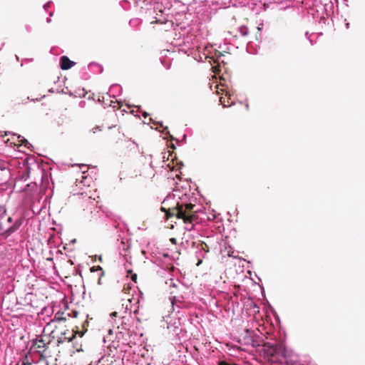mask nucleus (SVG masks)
Segmentation results:
<instances>
[{
	"label": "nucleus",
	"instance_id": "f257e3e1",
	"mask_svg": "<svg viewBox=\"0 0 365 365\" xmlns=\"http://www.w3.org/2000/svg\"><path fill=\"white\" fill-rule=\"evenodd\" d=\"M76 330L66 329V326L59 324V325L55 324V322H50L43 328V332L46 334L47 333L51 339H56L58 344L63 343L66 341H71L76 334H78L80 337H82L84 334L83 331H78V327H76Z\"/></svg>",
	"mask_w": 365,
	"mask_h": 365
},
{
	"label": "nucleus",
	"instance_id": "f03ea898",
	"mask_svg": "<svg viewBox=\"0 0 365 365\" xmlns=\"http://www.w3.org/2000/svg\"><path fill=\"white\" fill-rule=\"evenodd\" d=\"M196 205L192 203H178L175 207L166 210L161 207V210L165 212L166 219L176 217L182 219L185 224H192L197 220Z\"/></svg>",
	"mask_w": 365,
	"mask_h": 365
},
{
	"label": "nucleus",
	"instance_id": "7ed1b4c3",
	"mask_svg": "<svg viewBox=\"0 0 365 365\" xmlns=\"http://www.w3.org/2000/svg\"><path fill=\"white\" fill-rule=\"evenodd\" d=\"M262 353L264 358L271 364H284L287 361L286 349L281 343H265Z\"/></svg>",
	"mask_w": 365,
	"mask_h": 365
},
{
	"label": "nucleus",
	"instance_id": "20e7f679",
	"mask_svg": "<svg viewBox=\"0 0 365 365\" xmlns=\"http://www.w3.org/2000/svg\"><path fill=\"white\" fill-rule=\"evenodd\" d=\"M43 336H41L40 339H37L33 342V347L39 353H43L47 349L48 345L51 342L50 339L46 341V339H45L51 336L47 333H46L45 336L43 331Z\"/></svg>",
	"mask_w": 365,
	"mask_h": 365
},
{
	"label": "nucleus",
	"instance_id": "39448f33",
	"mask_svg": "<svg viewBox=\"0 0 365 365\" xmlns=\"http://www.w3.org/2000/svg\"><path fill=\"white\" fill-rule=\"evenodd\" d=\"M21 223L16 220L11 225L9 223L1 222V237L6 238L16 232L20 227Z\"/></svg>",
	"mask_w": 365,
	"mask_h": 365
},
{
	"label": "nucleus",
	"instance_id": "423d86ee",
	"mask_svg": "<svg viewBox=\"0 0 365 365\" xmlns=\"http://www.w3.org/2000/svg\"><path fill=\"white\" fill-rule=\"evenodd\" d=\"M61 68L63 70H68L75 65V62L71 61L68 57L63 56L60 59Z\"/></svg>",
	"mask_w": 365,
	"mask_h": 365
},
{
	"label": "nucleus",
	"instance_id": "0eeeda50",
	"mask_svg": "<svg viewBox=\"0 0 365 365\" xmlns=\"http://www.w3.org/2000/svg\"><path fill=\"white\" fill-rule=\"evenodd\" d=\"M66 317L67 315L66 312H57L55 314L54 318L51 319V322H55V324L59 325V324H61V322L62 321L66 320Z\"/></svg>",
	"mask_w": 365,
	"mask_h": 365
},
{
	"label": "nucleus",
	"instance_id": "6e6552de",
	"mask_svg": "<svg viewBox=\"0 0 365 365\" xmlns=\"http://www.w3.org/2000/svg\"><path fill=\"white\" fill-rule=\"evenodd\" d=\"M21 365H49L48 362L46 360H41L38 362L36 363L35 364H32L31 362H29L27 357L24 359V360L22 361Z\"/></svg>",
	"mask_w": 365,
	"mask_h": 365
},
{
	"label": "nucleus",
	"instance_id": "1a4fd4ad",
	"mask_svg": "<svg viewBox=\"0 0 365 365\" xmlns=\"http://www.w3.org/2000/svg\"><path fill=\"white\" fill-rule=\"evenodd\" d=\"M5 219L6 220V223H12L13 222V219L10 216H8L6 213V211L4 212V213H1V220Z\"/></svg>",
	"mask_w": 365,
	"mask_h": 365
},
{
	"label": "nucleus",
	"instance_id": "9d476101",
	"mask_svg": "<svg viewBox=\"0 0 365 365\" xmlns=\"http://www.w3.org/2000/svg\"><path fill=\"white\" fill-rule=\"evenodd\" d=\"M91 272H100V274H101V276H104V272L103 271V269L101 266H93L91 268Z\"/></svg>",
	"mask_w": 365,
	"mask_h": 365
},
{
	"label": "nucleus",
	"instance_id": "9b49d317",
	"mask_svg": "<svg viewBox=\"0 0 365 365\" xmlns=\"http://www.w3.org/2000/svg\"><path fill=\"white\" fill-rule=\"evenodd\" d=\"M284 364L286 365H303L298 361L289 359L288 358H287V361H284Z\"/></svg>",
	"mask_w": 365,
	"mask_h": 365
},
{
	"label": "nucleus",
	"instance_id": "f8f14e48",
	"mask_svg": "<svg viewBox=\"0 0 365 365\" xmlns=\"http://www.w3.org/2000/svg\"><path fill=\"white\" fill-rule=\"evenodd\" d=\"M240 32L242 36H246L248 35L249 33L248 28L245 26H242L240 27Z\"/></svg>",
	"mask_w": 365,
	"mask_h": 365
},
{
	"label": "nucleus",
	"instance_id": "ddd939ff",
	"mask_svg": "<svg viewBox=\"0 0 365 365\" xmlns=\"http://www.w3.org/2000/svg\"><path fill=\"white\" fill-rule=\"evenodd\" d=\"M67 317H72L74 318H77L79 315V312L76 310H71V312H68L66 313Z\"/></svg>",
	"mask_w": 365,
	"mask_h": 365
},
{
	"label": "nucleus",
	"instance_id": "4468645a",
	"mask_svg": "<svg viewBox=\"0 0 365 365\" xmlns=\"http://www.w3.org/2000/svg\"><path fill=\"white\" fill-rule=\"evenodd\" d=\"M3 165H4L1 163V172H4L3 175L4 176H6V178H9V177H10V171H9V170L6 169L5 167L3 166Z\"/></svg>",
	"mask_w": 365,
	"mask_h": 365
},
{
	"label": "nucleus",
	"instance_id": "2eb2a0df",
	"mask_svg": "<svg viewBox=\"0 0 365 365\" xmlns=\"http://www.w3.org/2000/svg\"><path fill=\"white\" fill-rule=\"evenodd\" d=\"M200 249L204 250L205 252H209V247L205 242H201L200 244Z\"/></svg>",
	"mask_w": 365,
	"mask_h": 365
},
{
	"label": "nucleus",
	"instance_id": "dca6fc26",
	"mask_svg": "<svg viewBox=\"0 0 365 365\" xmlns=\"http://www.w3.org/2000/svg\"><path fill=\"white\" fill-rule=\"evenodd\" d=\"M102 277L101 274L99 275V277H98V284L99 285H102L103 284V279H102Z\"/></svg>",
	"mask_w": 365,
	"mask_h": 365
},
{
	"label": "nucleus",
	"instance_id": "f3484780",
	"mask_svg": "<svg viewBox=\"0 0 365 365\" xmlns=\"http://www.w3.org/2000/svg\"><path fill=\"white\" fill-rule=\"evenodd\" d=\"M88 325V321L87 320H85V322H83V324H82V327L83 329H85V331H86V326Z\"/></svg>",
	"mask_w": 365,
	"mask_h": 365
},
{
	"label": "nucleus",
	"instance_id": "a211bd4d",
	"mask_svg": "<svg viewBox=\"0 0 365 365\" xmlns=\"http://www.w3.org/2000/svg\"><path fill=\"white\" fill-rule=\"evenodd\" d=\"M118 315V313L116 312H113V313L110 314V317H117Z\"/></svg>",
	"mask_w": 365,
	"mask_h": 365
},
{
	"label": "nucleus",
	"instance_id": "6ab92c4d",
	"mask_svg": "<svg viewBox=\"0 0 365 365\" xmlns=\"http://www.w3.org/2000/svg\"><path fill=\"white\" fill-rule=\"evenodd\" d=\"M131 279L133 281H135L136 279H137V275L135 274H134L132 277H131Z\"/></svg>",
	"mask_w": 365,
	"mask_h": 365
},
{
	"label": "nucleus",
	"instance_id": "aec40b11",
	"mask_svg": "<svg viewBox=\"0 0 365 365\" xmlns=\"http://www.w3.org/2000/svg\"><path fill=\"white\" fill-rule=\"evenodd\" d=\"M219 365H227V364L225 361H222L220 362Z\"/></svg>",
	"mask_w": 365,
	"mask_h": 365
},
{
	"label": "nucleus",
	"instance_id": "412c9836",
	"mask_svg": "<svg viewBox=\"0 0 365 365\" xmlns=\"http://www.w3.org/2000/svg\"><path fill=\"white\" fill-rule=\"evenodd\" d=\"M222 98L221 97L220 98V103L224 106H226V105L225 104L224 101H222Z\"/></svg>",
	"mask_w": 365,
	"mask_h": 365
},
{
	"label": "nucleus",
	"instance_id": "4be33fe9",
	"mask_svg": "<svg viewBox=\"0 0 365 365\" xmlns=\"http://www.w3.org/2000/svg\"><path fill=\"white\" fill-rule=\"evenodd\" d=\"M170 241H171L173 243H175L176 240H175V238H172V239H170Z\"/></svg>",
	"mask_w": 365,
	"mask_h": 365
},
{
	"label": "nucleus",
	"instance_id": "5701e85b",
	"mask_svg": "<svg viewBox=\"0 0 365 365\" xmlns=\"http://www.w3.org/2000/svg\"><path fill=\"white\" fill-rule=\"evenodd\" d=\"M202 263V260H199L198 262L197 263V265L199 266L200 264Z\"/></svg>",
	"mask_w": 365,
	"mask_h": 365
},
{
	"label": "nucleus",
	"instance_id": "b1692460",
	"mask_svg": "<svg viewBox=\"0 0 365 365\" xmlns=\"http://www.w3.org/2000/svg\"><path fill=\"white\" fill-rule=\"evenodd\" d=\"M143 115L144 117H146V116L148 115V114L145 112V113L143 114Z\"/></svg>",
	"mask_w": 365,
	"mask_h": 365
},
{
	"label": "nucleus",
	"instance_id": "393cba45",
	"mask_svg": "<svg viewBox=\"0 0 365 365\" xmlns=\"http://www.w3.org/2000/svg\"><path fill=\"white\" fill-rule=\"evenodd\" d=\"M97 129H98V128H94L93 129V133H96V130Z\"/></svg>",
	"mask_w": 365,
	"mask_h": 365
},
{
	"label": "nucleus",
	"instance_id": "a878e982",
	"mask_svg": "<svg viewBox=\"0 0 365 365\" xmlns=\"http://www.w3.org/2000/svg\"><path fill=\"white\" fill-rule=\"evenodd\" d=\"M9 140L7 139L6 140H4V142L7 144L9 143Z\"/></svg>",
	"mask_w": 365,
	"mask_h": 365
}]
</instances>
